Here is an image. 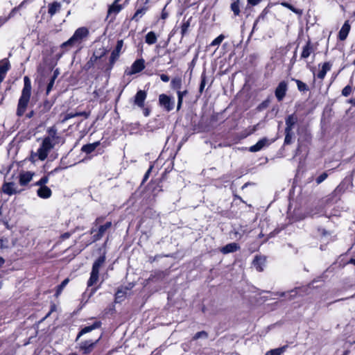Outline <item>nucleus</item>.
I'll return each instance as SVG.
<instances>
[{
	"instance_id": "53",
	"label": "nucleus",
	"mask_w": 355,
	"mask_h": 355,
	"mask_svg": "<svg viewBox=\"0 0 355 355\" xmlns=\"http://www.w3.org/2000/svg\"><path fill=\"white\" fill-rule=\"evenodd\" d=\"M160 78L164 83H167L170 80L169 76L164 73L160 75Z\"/></svg>"
},
{
	"instance_id": "20",
	"label": "nucleus",
	"mask_w": 355,
	"mask_h": 355,
	"mask_svg": "<svg viewBox=\"0 0 355 355\" xmlns=\"http://www.w3.org/2000/svg\"><path fill=\"white\" fill-rule=\"evenodd\" d=\"M240 249V246L236 243H230L220 249V252L224 254L232 253Z\"/></svg>"
},
{
	"instance_id": "13",
	"label": "nucleus",
	"mask_w": 355,
	"mask_h": 355,
	"mask_svg": "<svg viewBox=\"0 0 355 355\" xmlns=\"http://www.w3.org/2000/svg\"><path fill=\"white\" fill-rule=\"evenodd\" d=\"M123 45V40H118L116 43V46L115 49L112 52L110 58V62L111 64V67H112L113 64H114L115 61L119 58L120 52L121 51V49Z\"/></svg>"
},
{
	"instance_id": "41",
	"label": "nucleus",
	"mask_w": 355,
	"mask_h": 355,
	"mask_svg": "<svg viewBox=\"0 0 355 355\" xmlns=\"http://www.w3.org/2000/svg\"><path fill=\"white\" fill-rule=\"evenodd\" d=\"M225 38V36L223 35H220L219 36H218L216 38H215L212 42L210 44V46H218L221 44V42H223V40H224Z\"/></svg>"
},
{
	"instance_id": "18",
	"label": "nucleus",
	"mask_w": 355,
	"mask_h": 355,
	"mask_svg": "<svg viewBox=\"0 0 355 355\" xmlns=\"http://www.w3.org/2000/svg\"><path fill=\"white\" fill-rule=\"evenodd\" d=\"M121 0H115L112 5L109 6L107 15H116L123 8L122 6L119 4Z\"/></svg>"
},
{
	"instance_id": "33",
	"label": "nucleus",
	"mask_w": 355,
	"mask_h": 355,
	"mask_svg": "<svg viewBox=\"0 0 355 355\" xmlns=\"http://www.w3.org/2000/svg\"><path fill=\"white\" fill-rule=\"evenodd\" d=\"M182 81L181 78L177 77L172 79L171 82V87L172 89L178 91L181 89Z\"/></svg>"
},
{
	"instance_id": "51",
	"label": "nucleus",
	"mask_w": 355,
	"mask_h": 355,
	"mask_svg": "<svg viewBox=\"0 0 355 355\" xmlns=\"http://www.w3.org/2000/svg\"><path fill=\"white\" fill-rule=\"evenodd\" d=\"M19 10V7H15L8 15V17L10 19L15 16L16 12Z\"/></svg>"
},
{
	"instance_id": "42",
	"label": "nucleus",
	"mask_w": 355,
	"mask_h": 355,
	"mask_svg": "<svg viewBox=\"0 0 355 355\" xmlns=\"http://www.w3.org/2000/svg\"><path fill=\"white\" fill-rule=\"evenodd\" d=\"M285 134L284 144H290L292 142L293 132L285 130Z\"/></svg>"
},
{
	"instance_id": "56",
	"label": "nucleus",
	"mask_w": 355,
	"mask_h": 355,
	"mask_svg": "<svg viewBox=\"0 0 355 355\" xmlns=\"http://www.w3.org/2000/svg\"><path fill=\"white\" fill-rule=\"evenodd\" d=\"M70 236H71V233L65 232V233L62 234L60 237L62 240H66V239H69Z\"/></svg>"
},
{
	"instance_id": "30",
	"label": "nucleus",
	"mask_w": 355,
	"mask_h": 355,
	"mask_svg": "<svg viewBox=\"0 0 355 355\" xmlns=\"http://www.w3.org/2000/svg\"><path fill=\"white\" fill-rule=\"evenodd\" d=\"M188 94V91L187 89L184 91H181L179 89L177 91L178 94V105H177V110H179L181 108V106L182 105L183 102V98Z\"/></svg>"
},
{
	"instance_id": "16",
	"label": "nucleus",
	"mask_w": 355,
	"mask_h": 355,
	"mask_svg": "<svg viewBox=\"0 0 355 355\" xmlns=\"http://www.w3.org/2000/svg\"><path fill=\"white\" fill-rule=\"evenodd\" d=\"M146 96L147 94L145 91H138L135 96V104L139 107H144Z\"/></svg>"
},
{
	"instance_id": "31",
	"label": "nucleus",
	"mask_w": 355,
	"mask_h": 355,
	"mask_svg": "<svg viewBox=\"0 0 355 355\" xmlns=\"http://www.w3.org/2000/svg\"><path fill=\"white\" fill-rule=\"evenodd\" d=\"M99 272L96 271L92 270L90 273V277L87 281V286L90 287L96 284L98 279Z\"/></svg>"
},
{
	"instance_id": "2",
	"label": "nucleus",
	"mask_w": 355,
	"mask_h": 355,
	"mask_svg": "<svg viewBox=\"0 0 355 355\" xmlns=\"http://www.w3.org/2000/svg\"><path fill=\"white\" fill-rule=\"evenodd\" d=\"M31 94V82L28 76L24 78V87L19 99L17 114L22 116L26 110Z\"/></svg>"
},
{
	"instance_id": "6",
	"label": "nucleus",
	"mask_w": 355,
	"mask_h": 355,
	"mask_svg": "<svg viewBox=\"0 0 355 355\" xmlns=\"http://www.w3.org/2000/svg\"><path fill=\"white\" fill-rule=\"evenodd\" d=\"M101 339V336H99L96 340H87L80 343V350L82 351L85 355L89 354L94 349L97 343Z\"/></svg>"
},
{
	"instance_id": "47",
	"label": "nucleus",
	"mask_w": 355,
	"mask_h": 355,
	"mask_svg": "<svg viewBox=\"0 0 355 355\" xmlns=\"http://www.w3.org/2000/svg\"><path fill=\"white\" fill-rule=\"evenodd\" d=\"M206 84V76L205 74H202L201 76V83L199 88V91L200 93L202 92Z\"/></svg>"
},
{
	"instance_id": "44",
	"label": "nucleus",
	"mask_w": 355,
	"mask_h": 355,
	"mask_svg": "<svg viewBox=\"0 0 355 355\" xmlns=\"http://www.w3.org/2000/svg\"><path fill=\"white\" fill-rule=\"evenodd\" d=\"M76 116H79V114H77V112H71V113H67L63 119H62V122L64 123L66 122L67 121H68L69 119H71V118H73V117H76Z\"/></svg>"
},
{
	"instance_id": "58",
	"label": "nucleus",
	"mask_w": 355,
	"mask_h": 355,
	"mask_svg": "<svg viewBox=\"0 0 355 355\" xmlns=\"http://www.w3.org/2000/svg\"><path fill=\"white\" fill-rule=\"evenodd\" d=\"M261 0H248V2L252 5V6H255V5H257Z\"/></svg>"
},
{
	"instance_id": "62",
	"label": "nucleus",
	"mask_w": 355,
	"mask_h": 355,
	"mask_svg": "<svg viewBox=\"0 0 355 355\" xmlns=\"http://www.w3.org/2000/svg\"><path fill=\"white\" fill-rule=\"evenodd\" d=\"M59 75V71L58 69H55L53 72V75L52 76L51 78L56 79L58 76Z\"/></svg>"
},
{
	"instance_id": "24",
	"label": "nucleus",
	"mask_w": 355,
	"mask_h": 355,
	"mask_svg": "<svg viewBox=\"0 0 355 355\" xmlns=\"http://www.w3.org/2000/svg\"><path fill=\"white\" fill-rule=\"evenodd\" d=\"M297 122V117L294 114L288 116L286 119V128L288 131H292L293 126Z\"/></svg>"
},
{
	"instance_id": "43",
	"label": "nucleus",
	"mask_w": 355,
	"mask_h": 355,
	"mask_svg": "<svg viewBox=\"0 0 355 355\" xmlns=\"http://www.w3.org/2000/svg\"><path fill=\"white\" fill-rule=\"evenodd\" d=\"M207 337H208V334L205 331H201L197 332L193 337V339L198 340L200 338H207Z\"/></svg>"
},
{
	"instance_id": "27",
	"label": "nucleus",
	"mask_w": 355,
	"mask_h": 355,
	"mask_svg": "<svg viewBox=\"0 0 355 355\" xmlns=\"http://www.w3.org/2000/svg\"><path fill=\"white\" fill-rule=\"evenodd\" d=\"M105 255L103 254L100 256L93 263L92 270L96 271L99 272L100 268L103 266V264L105 261Z\"/></svg>"
},
{
	"instance_id": "17",
	"label": "nucleus",
	"mask_w": 355,
	"mask_h": 355,
	"mask_svg": "<svg viewBox=\"0 0 355 355\" xmlns=\"http://www.w3.org/2000/svg\"><path fill=\"white\" fill-rule=\"evenodd\" d=\"M265 263V257L261 256H256L252 261V265L257 271L262 272L263 270Z\"/></svg>"
},
{
	"instance_id": "46",
	"label": "nucleus",
	"mask_w": 355,
	"mask_h": 355,
	"mask_svg": "<svg viewBox=\"0 0 355 355\" xmlns=\"http://www.w3.org/2000/svg\"><path fill=\"white\" fill-rule=\"evenodd\" d=\"M352 92V87L349 85L345 86L342 90V95L344 96H348Z\"/></svg>"
},
{
	"instance_id": "54",
	"label": "nucleus",
	"mask_w": 355,
	"mask_h": 355,
	"mask_svg": "<svg viewBox=\"0 0 355 355\" xmlns=\"http://www.w3.org/2000/svg\"><path fill=\"white\" fill-rule=\"evenodd\" d=\"M168 16V12L166 11V6L164 8L162 12L161 18L162 19H166Z\"/></svg>"
},
{
	"instance_id": "55",
	"label": "nucleus",
	"mask_w": 355,
	"mask_h": 355,
	"mask_svg": "<svg viewBox=\"0 0 355 355\" xmlns=\"http://www.w3.org/2000/svg\"><path fill=\"white\" fill-rule=\"evenodd\" d=\"M123 294H124V293L123 291H118L117 293H116V297H115L116 302H118V299L120 298L121 297H123Z\"/></svg>"
},
{
	"instance_id": "10",
	"label": "nucleus",
	"mask_w": 355,
	"mask_h": 355,
	"mask_svg": "<svg viewBox=\"0 0 355 355\" xmlns=\"http://www.w3.org/2000/svg\"><path fill=\"white\" fill-rule=\"evenodd\" d=\"M101 324L102 323L101 321H96L92 325L85 327L78 332L75 341L77 342L79 340V338L84 334L91 332L94 329L100 328L101 327Z\"/></svg>"
},
{
	"instance_id": "37",
	"label": "nucleus",
	"mask_w": 355,
	"mask_h": 355,
	"mask_svg": "<svg viewBox=\"0 0 355 355\" xmlns=\"http://www.w3.org/2000/svg\"><path fill=\"white\" fill-rule=\"evenodd\" d=\"M48 137L46 138H50V140L57 142L58 137L57 136V130L54 127H51L48 130Z\"/></svg>"
},
{
	"instance_id": "5",
	"label": "nucleus",
	"mask_w": 355,
	"mask_h": 355,
	"mask_svg": "<svg viewBox=\"0 0 355 355\" xmlns=\"http://www.w3.org/2000/svg\"><path fill=\"white\" fill-rule=\"evenodd\" d=\"M159 104L166 112H170L175 107V100L173 97L162 94L159 96Z\"/></svg>"
},
{
	"instance_id": "15",
	"label": "nucleus",
	"mask_w": 355,
	"mask_h": 355,
	"mask_svg": "<svg viewBox=\"0 0 355 355\" xmlns=\"http://www.w3.org/2000/svg\"><path fill=\"white\" fill-rule=\"evenodd\" d=\"M269 145V141L266 138L260 139L256 144L249 148L251 153L258 152Z\"/></svg>"
},
{
	"instance_id": "3",
	"label": "nucleus",
	"mask_w": 355,
	"mask_h": 355,
	"mask_svg": "<svg viewBox=\"0 0 355 355\" xmlns=\"http://www.w3.org/2000/svg\"><path fill=\"white\" fill-rule=\"evenodd\" d=\"M352 178H345L334 191L327 197V203H335L340 200L341 195L348 189L352 187Z\"/></svg>"
},
{
	"instance_id": "61",
	"label": "nucleus",
	"mask_w": 355,
	"mask_h": 355,
	"mask_svg": "<svg viewBox=\"0 0 355 355\" xmlns=\"http://www.w3.org/2000/svg\"><path fill=\"white\" fill-rule=\"evenodd\" d=\"M32 0H24L17 7H19V9L24 6L26 3L31 1Z\"/></svg>"
},
{
	"instance_id": "36",
	"label": "nucleus",
	"mask_w": 355,
	"mask_h": 355,
	"mask_svg": "<svg viewBox=\"0 0 355 355\" xmlns=\"http://www.w3.org/2000/svg\"><path fill=\"white\" fill-rule=\"evenodd\" d=\"M230 8L234 12V16H238L240 14L239 0H233Z\"/></svg>"
},
{
	"instance_id": "23",
	"label": "nucleus",
	"mask_w": 355,
	"mask_h": 355,
	"mask_svg": "<svg viewBox=\"0 0 355 355\" xmlns=\"http://www.w3.org/2000/svg\"><path fill=\"white\" fill-rule=\"evenodd\" d=\"M350 28L349 21H346L339 31L338 37L340 40L343 41L347 38L349 33Z\"/></svg>"
},
{
	"instance_id": "12",
	"label": "nucleus",
	"mask_w": 355,
	"mask_h": 355,
	"mask_svg": "<svg viewBox=\"0 0 355 355\" xmlns=\"http://www.w3.org/2000/svg\"><path fill=\"white\" fill-rule=\"evenodd\" d=\"M145 68V61L144 59H138L135 60L132 66L131 71L128 73L129 75L139 73Z\"/></svg>"
},
{
	"instance_id": "28",
	"label": "nucleus",
	"mask_w": 355,
	"mask_h": 355,
	"mask_svg": "<svg viewBox=\"0 0 355 355\" xmlns=\"http://www.w3.org/2000/svg\"><path fill=\"white\" fill-rule=\"evenodd\" d=\"M148 7L144 6L141 8L138 9L135 15H133L132 20L138 21L147 12Z\"/></svg>"
},
{
	"instance_id": "26",
	"label": "nucleus",
	"mask_w": 355,
	"mask_h": 355,
	"mask_svg": "<svg viewBox=\"0 0 355 355\" xmlns=\"http://www.w3.org/2000/svg\"><path fill=\"white\" fill-rule=\"evenodd\" d=\"M331 66L332 65L330 62H324L317 74L318 78L320 79H323L325 77L327 71L331 70Z\"/></svg>"
},
{
	"instance_id": "8",
	"label": "nucleus",
	"mask_w": 355,
	"mask_h": 355,
	"mask_svg": "<svg viewBox=\"0 0 355 355\" xmlns=\"http://www.w3.org/2000/svg\"><path fill=\"white\" fill-rule=\"evenodd\" d=\"M288 90V84L285 81L279 83L275 89V94L278 101H282L286 94Z\"/></svg>"
},
{
	"instance_id": "1",
	"label": "nucleus",
	"mask_w": 355,
	"mask_h": 355,
	"mask_svg": "<svg viewBox=\"0 0 355 355\" xmlns=\"http://www.w3.org/2000/svg\"><path fill=\"white\" fill-rule=\"evenodd\" d=\"M89 30L86 27H80L76 30L73 35L66 42L60 45L63 53L67 51L72 47H78L82 42L88 37Z\"/></svg>"
},
{
	"instance_id": "25",
	"label": "nucleus",
	"mask_w": 355,
	"mask_h": 355,
	"mask_svg": "<svg viewBox=\"0 0 355 355\" xmlns=\"http://www.w3.org/2000/svg\"><path fill=\"white\" fill-rule=\"evenodd\" d=\"M313 52V46L311 42L309 40L306 45L303 47L302 52L301 54L302 58H307Z\"/></svg>"
},
{
	"instance_id": "4",
	"label": "nucleus",
	"mask_w": 355,
	"mask_h": 355,
	"mask_svg": "<svg viewBox=\"0 0 355 355\" xmlns=\"http://www.w3.org/2000/svg\"><path fill=\"white\" fill-rule=\"evenodd\" d=\"M91 157H86L81 160L77 161L75 159H73L72 157H62L60 165L58 167L55 168V171H57L58 170L67 168L74 166L77 163L85 162L87 159H89Z\"/></svg>"
},
{
	"instance_id": "57",
	"label": "nucleus",
	"mask_w": 355,
	"mask_h": 355,
	"mask_svg": "<svg viewBox=\"0 0 355 355\" xmlns=\"http://www.w3.org/2000/svg\"><path fill=\"white\" fill-rule=\"evenodd\" d=\"M10 18L8 17H1L0 18V27L4 24Z\"/></svg>"
},
{
	"instance_id": "14",
	"label": "nucleus",
	"mask_w": 355,
	"mask_h": 355,
	"mask_svg": "<svg viewBox=\"0 0 355 355\" xmlns=\"http://www.w3.org/2000/svg\"><path fill=\"white\" fill-rule=\"evenodd\" d=\"M10 68V64L7 58L0 60V84L4 80L8 71Z\"/></svg>"
},
{
	"instance_id": "7",
	"label": "nucleus",
	"mask_w": 355,
	"mask_h": 355,
	"mask_svg": "<svg viewBox=\"0 0 355 355\" xmlns=\"http://www.w3.org/2000/svg\"><path fill=\"white\" fill-rule=\"evenodd\" d=\"M50 138H44L42 142L40 147L37 150V155H48L51 150L54 148L55 144Z\"/></svg>"
},
{
	"instance_id": "50",
	"label": "nucleus",
	"mask_w": 355,
	"mask_h": 355,
	"mask_svg": "<svg viewBox=\"0 0 355 355\" xmlns=\"http://www.w3.org/2000/svg\"><path fill=\"white\" fill-rule=\"evenodd\" d=\"M189 26V21L184 22L182 24L181 29H182V33L183 35L185 34V33L187 31Z\"/></svg>"
},
{
	"instance_id": "59",
	"label": "nucleus",
	"mask_w": 355,
	"mask_h": 355,
	"mask_svg": "<svg viewBox=\"0 0 355 355\" xmlns=\"http://www.w3.org/2000/svg\"><path fill=\"white\" fill-rule=\"evenodd\" d=\"M265 355H279V354L274 349L268 351Z\"/></svg>"
},
{
	"instance_id": "19",
	"label": "nucleus",
	"mask_w": 355,
	"mask_h": 355,
	"mask_svg": "<svg viewBox=\"0 0 355 355\" xmlns=\"http://www.w3.org/2000/svg\"><path fill=\"white\" fill-rule=\"evenodd\" d=\"M33 173L30 171L21 173L19 175V184L21 186L27 185L32 180Z\"/></svg>"
},
{
	"instance_id": "11",
	"label": "nucleus",
	"mask_w": 355,
	"mask_h": 355,
	"mask_svg": "<svg viewBox=\"0 0 355 355\" xmlns=\"http://www.w3.org/2000/svg\"><path fill=\"white\" fill-rule=\"evenodd\" d=\"M112 227V222H106L104 225H100L97 233L93 235V241H97L101 239L105 232Z\"/></svg>"
},
{
	"instance_id": "38",
	"label": "nucleus",
	"mask_w": 355,
	"mask_h": 355,
	"mask_svg": "<svg viewBox=\"0 0 355 355\" xmlns=\"http://www.w3.org/2000/svg\"><path fill=\"white\" fill-rule=\"evenodd\" d=\"M69 279L68 278L64 279L60 284H59L57 288H56V291H55V295L56 296H58L60 295V293H62V290L64 289V288L67 285V284L69 283Z\"/></svg>"
},
{
	"instance_id": "9",
	"label": "nucleus",
	"mask_w": 355,
	"mask_h": 355,
	"mask_svg": "<svg viewBox=\"0 0 355 355\" xmlns=\"http://www.w3.org/2000/svg\"><path fill=\"white\" fill-rule=\"evenodd\" d=\"M100 51H96L93 53L89 60L85 65V70H89V69L93 67L94 66V64L97 62V60L101 59L105 55L106 51L105 49H100Z\"/></svg>"
},
{
	"instance_id": "45",
	"label": "nucleus",
	"mask_w": 355,
	"mask_h": 355,
	"mask_svg": "<svg viewBox=\"0 0 355 355\" xmlns=\"http://www.w3.org/2000/svg\"><path fill=\"white\" fill-rule=\"evenodd\" d=\"M49 182L47 176L42 177L38 182H36L35 185L40 187L46 186L45 184Z\"/></svg>"
},
{
	"instance_id": "29",
	"label": "nucleus",
	"mask_w": 355,
	"mask_h": 355,
	"mask_svg": "<svg viewBox=\"0 0 355 355\" xmlns=\"http://www.w3.org/2000/svg\"><path fill=\"white\" fill-rule=\"evenodd\" d=\"M60 3L57 1L50 3L49 5V14L51 16L54 15L60 9Z\"/></svg>"
},
{
	"instance_id": "35",
	"label": "nucleus",
	"mask_w": 355,
	"mask_h": 355,
	"mask_svg": "<svg viewBox=\"0 0 355 355\" xmlns=\"http://www.w3.org/2000/svg\"><path fill=\"white\" fill-rule=\"evenodd\" d=\"M292 80H293L296 83L297 89L300 92H307L309 90V88L307 86V85L306 83H303L302 81L297 80V79H295V78H292Z\"/></svg>"
},
{
	"instance_id": "60",
	"label": "nucleus",
	"mask_w": 355,
	"mask_h": 355,
	"mask_svg": "<svg viewBox=\"0 0 355 355\" xmlns=\"http://www.w3.org/2000/svg\"><path fill=\"white\" fill-rule=\"evenodd\" d=\"M103 220H104V218H103V217H98V218L95 220V221H94V224L95 225H97L98 224H99V223H102Z\"/></svg>"
},
{
	"instance_id": "40",
	"label": "nucleus",
	"mask_w": 355,
	"mask_h": 355,
	"mask_svg": "<svg viewBox=\"0 0 355 355\" xmlns=\"http://www.w3.org/2000/svg\"><path fill=\"white\" fill-rule=\"evenodd\" d=\"M284 7L288 8L293 12L297 14L298 15H301L302 14V10L298 8H295L293 7L291 4L287 3V2H282L281 3Z\"/></svg>"
},
{
	"instance_id": "48",
	"label": "nucleus",
	"mask_w": 355,
	"mask_h": 355,
	"mask_svg": "<svg viewBox=\"0 0 355 355\" xmlns=\"http://www.w3.org/2000/svg\"><path fill=\"white\" fill-rule=\"evenodd\" d=\"M153 167V166L150 165L149 168L148 169V171L146 172V173L143 178V180H142V182H141L142 184H144L148 180Z\"/></svg>"
},
{
	"instance_id": "52",
	"label": "nucleus",
	"mask_w": 355,
	"mask_h": 355,
	"mask_svg": "<svg viewBox=\"0 0 355 355\" xmlns=\"http://www.w3.org/2000/svg\"><path fill=\"white\" fill-rule=\"evenodd\" d=\"M287 347H288L287 345H284L283 347H279V348H276L275 349L279 354V355H281L283 352H284L286 351Z\"/></svg>"
},
{
	"instance_id": "64",
	"label": "nucleus",
	"mask_w": 355,
	"mask_h": 355,
	"mask_svg": "<svg viewBox=\"0 0 355 355\" xmlns=\"http://www.w3.org/2000/svg\"><path fill=\"white\" fill-rule=\"evenodd\" d=\"M260 19H261V18H260V17H259V18H258V19L254 21V26H253V28H252V30H253V31H254V30L256 29L258 23H259V21H260Z\"/></svg>"
},
{
	"instance_id": "22",
	"label": "nucleus",
	"mask_w": 355,
	"mask_h": 355,
	"mask_svg": "<svg viewBox=\"0 0 355 355\" xmlns=\"http://www.w3.org/2000/svg\"><path fill=\"white\" fill-rule=\"evenodd\" d=\"M37 196L43 199H47L51 196L52 191L46 186L40 187L37 191Z\"/></svg>"
},
{
	"instance_id": "21",
	"label": "nucleus",
	"mask_w": 355,
	"mask_h": 355,
	"mask_svg": "<svg viewBox=\"0 0 355 355\" xmlns=\"http://www.w3.org/2000/svg\"><path fill=\"white\" fill-rule=\"evenodd\" d=\"M14 186H15V183L11 182H5L3 183V184L2 185V191L6 193V194H8L9 196H12L13 194H15L17 193V191L14 188Z\"/></svg>"
},
{
	"instance_id": "39",
	"label": "nucleus",
	"mask_w": 355,
	"mask_h": 355,
	"mask_svg": "<svg viewBox=\"0 0 355 355\" xmlns=\"http://www.w3.org/2000/svg\"><path fill=\"white\" fill-rule=\"evenodd\" d=\"M329 176V173L327 171L322 172L321 174L318 175L315 178V181L317 185L323 182Z\"/></svg>"
},
{
	"instance_id": "49",
	"label": "nucleus",
	"mask_w": 355,
	"mask_h": 355,
	"mask_svg": "<svg viewBox=\"0 0 355 355\" xmlns=\"http://www.w3.org/2000/svg\"><path fill=\"white\" fill-rule=\"evenodd\" d=\"M55 79L51 78L49 83H48L47 88H46V94H48L51 90L52 89L54 83H55Z\"/></svg>"
},
{
	"instance_id": "63",
	"label": "nucleus",
	"mask_w": 355,
	"mask_h": 355,
	"mask_svg": "<svg viewBox=\"0 0 355 355\" xmlns=\"http://www.w3.org/2000/svg\"><path fill=\"white\" fill-rule=\"evenodd\" d=\"M12 166H13V164H9V165L7 166V168H3V171H6V173H8L10 171V170H11V168H12Z\"/></svg>"
},
{
	"instance_id": "32",
	"label": "nucleus",
	"mask_w": 355,
	"mask_h": 355,
	"mask_svg": "<svg viewBox=\"0 0 355 355\" xmlns=\"http://www.w3.org/2000/svg\"><path fill=\"white\" fill-rule=\"evenodd\" d=\"M98 142H95L93 144H89L87 145H85L82 147V151L86 154H89L95 150L97 146H98Z\"/></svg>"
},
{
	"instance_id": "34",
	"label": "nucleus",
	"mask_w": 355,
	"mask_h": 355,
	"mask_svg": "<svg viewBox=\"0 0 355 355\" xmlns=\"http://www.w3.org/2000/svg\"><path fill=\"white\" fill-rule=\"evenodd\" d=\"M156 42H157V36L154 32L150 31L146 34V42L148 44L151 45V44L156 43Z\"/></svg>"
}]
</instances>
